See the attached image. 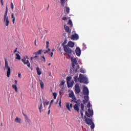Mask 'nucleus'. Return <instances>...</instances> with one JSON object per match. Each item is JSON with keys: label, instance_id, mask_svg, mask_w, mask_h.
<instances>
[{"label": "nucleus", "instance_id": "2", "mask_svg": "<svg viewBox=\"0 0 131 131\" xmlns=\"http://www.w3.org/2000/svg\"><path fill=\"white\" fill-rule=\"evenodd\" d=\"M72 67L73 69H75L76 71H77L79 69V65L77 63V59L75 58H72Z\"/></svg>", "mask_w": 131, "mask_h": 131}, {"label": "nucleus", "instance_id": "54", "mask_svg": "<svg viewBox=\"0 0 131 131\" xmlns=\"http://www.w3.org/2000/svg\"><path fill=\"white\" fill-rule=\"evenodd\" d=\"M25 118H26V119H27V120L28 119V117L27 116H26Z\"/></svg>", "mask_w": 131, "mask_h": 131}, {"label": "nucleus", "instance_id": "61", "mask_svg": "<svg viewBox=\"0 0 131 131\" xmlns=\"http://www.w3.org/2000/svg\"><path fill=\"white\" fill-rule=\"evenodd\" d=\"M1 126H3V123H2L1 124Z\"/></svg>", "mask_w": 131, "mask_h": 131}, {"label": "nucleus", "instance_id": "58", "mask_svg": "<svg viewBox=\"0 0 131 131\" xmlns=\"http://www.w3.org/2000/svg\"><path fill=\"white\" fill-rule=\"evenodd\" d=\"M49 76H52V73L50 72V73H49Z\"/></svg>", "mask_w": 131, "mask_h": 131}, {"label": "nucleus", "instance_id": "15", "mask_svg": "<svg viewBox=\"0 0 131 131\" xmlns=\"http://www.w3.org/2000/svg\"><path fill=\"white\" fill-rule=\"evenodd\" d=\"M42 100H43V106H44L45 107H46V105L47 106H48V105H49V104H50V101H49L46 100V99H45V98H43V97H42Z\"/></svg>", "mask_w": 131, "mask_h": 131}, {"label": "nucleus", "instance_id": "29", "mask_svg": "<svg viewBox=\"0 0 131 131\" xmlns=\"http://www.w3.org/2000/svg\"><path fill=\"white\" fill-rule=\"evenodd\" d=\"M39 110L40 113H41V112L42 111V103H41V101L40 105L39 106Z\"/></svg>", "mask_w": 131, "mask_h": 131}, {"label": "nucleus", "instance_id": "24", "mask_svg": "<svg viewBox=\"0 0 131 131\" xmlns=\"http://www.w3.org/2000/svg\"><path fill=\"white\" fill-rule=\"evenodd\" d=\"M65 11L67 13V14H69V13H70V8H69V7L66 6L65 7Z\"/></svg>", "mask_w": 131, "mask_h": 131}, {"label": "nucleus", "instance_id": "53", "mask_svg": "<svg viewBox=\"0 0 131 131\" xmlns=\"http://www.w3.org/2000/svg\"><path fill=\"white\" fill-rule=\"evenodd\" d=\"M17 49H18V48H16L15 50L14 51V53H16V52H17Z\"/></svg>", "mask_w": 131, "mask_h": 131}, {"label": "nucleus", "instance_id": "18", "mask_svg": "<svg viewBox=\"0 0 131 131\" xmlns=\"http://www.w3.org/2000/svg\"><path fill=\"white\" fill-rule=\"evenodd\" d=\"M68 47L70 48H73L74 47V42L70 41L68 43Z\"/></svg>", "mask_w": 131, "mask_h": 131}, {"label": "nucleus", "instance_id": "59", "mask_svg": "<svg viewBox=\"0 0 131 131\" xmlns=\"http://www.w3.org/2000/svg\"><path fill=\"white\" fill-rule=\"evenodd\" d=\"M37 55H36V56H35L34 57V59H35V58H37Z\"/></svg>", "mask_w": 131, "mask_h": 131}, {"label": "nucleus", "instance_id": "30", "mask_svg": "<svg viewBox=\"0 0 131 131\" xmlns=\"http://www.w3.org/2000/svg\"><path fill=\"white\" fill-rule=\"evenodd\" d=\"M68 25H70V27H72L73 25L72 24V21L71 20H69L68 23Z\"/></svg>", "mask_w": 131, "mask_h": 131}, {"label": "nucleus", "instance_id": "57", "mask_svg": "<svg viewBox=\"0 0 131 131\" xmlns=\"http://www.w3.org/2000/svg\"><path fill=\"white\" fill-rule=\"evenodd\" d=\"M33 59H34V57H31V60H33Z\"/></svg>", "mask_w": 131, "mask_h": 131}, {"label": "nucleus", "instance_id": "17", "mask_svg": "<svg viewBox=\"0 0 131 131\" xmlns=\"http://www.w3.org/2000/svg\"><path fill=\"white\" fill-rule=\"evenodd\" d=\"M15 122L16 123H18L19 124H21V118L16 117V118L14 120Z\"/></svg>", "mask_w": 131, "mask_h": 131}, {"label": "nucleus", "instance_id": "39", "mask_svg": "<svg viewBox=\"0 0 131 131\" xmlns=\"http://www.w3.org/2000/svg\"><path fill=\"white\" fill-rule=\"evenodd\" d=\"M50 51H51V49L50 48H48V50H46V51L44 52V54H47V53H49V52H50Z\"/></svg>", "mask_w": 131, "mask_h": 131}, {"label": "nucleus", "instance_id": "33", "mask_svg": "<svg viewBox=\"0 0 131 131\" xmlns=\"http://www.w3.org/2000/svg\"><path fill=\"white\" fill-rule=\"evenodd\" d=\"M74 80L75 81V82H77V81H78V78L77 76H76L74 77Z\"/></svg>", "mask_w": 131, "mask_h": 131}, {"label": "nucleus", "instance_id": "26", "mask_svg": "<svg viewBox=\"0 0 131 131\" xmlns=\"http://www.w3.org/2000/svg\"><path fill=\"white\" fill-rule=\"evenodd\" d=\"M12 88L15 90V92L16 93H18V88H17V85L15 84H13L12 85Z\"/></svg>", "mask_w": 131, "mask_h": 131}, {"label": "nucleus", "instance_id": "52", "mask_svg": "<svg viewBox=\"0 0 131 131\" xmlns=\"http://www.w3.org/2000/svg\"><path fill=\"white\" fill-rule=\"evenodd\" d=\"M35 46L36 47V39L34 41Z\"/></svg>", "mask_w": 131, "mask_h": 131}, {"label": "nucleus", "instance_id": "40", "mask_svg": "<svg viewBox=\"0 0 131 131\" xmlns=\"http://www.w3.org/2000/svg\"><path fill=\"white\" fill-rule=\"evenodd\" d=\"M87 107L89 108V109H90L91 108V102H89L87 104Z\"/></svg>", "mask_w": 131, "mask_h": 131}, {"label": "nucleus", "instance_id": "12", "mask_svg": "<svg viewBox=\"0 0 131 131\" xmlns=\"http://www.w3.org/2000/svg\"><path fill=\"white\" fill-rule=\"evenodd\" d=\"M71 38L72 39V40H77V39L79 38V36L77 34H74L72 35Z\"/></svg>", "mask_w": 131, "mask_h": 131}, {"label": "nucleus", "instance_id": "9", "mask_svg": "<svg viewBox=\"0 0 131 131\" xmlns=\"http://www.w3.org/2000/svg\"><path fill=\"white\" fill-rule=\"evenodd\" d=\"M75 94H79V93H80V87H79V84L76 83L75 84Z\"/></svg>", "mask_w": 131, "mask_h": 131}, {"label": "nucleus", "instance_id": "56", "mask_svg": "<svg viewBox=\"0 0 131 131\" xmlns=\"http://www.w3.org/2000/svg\"><path fill=\"white\" fill-rule=\"evenodd\" d=\"M15 84H17V82H18V81H17V80H15Z\"/></svg>", "mask_w": 131, "mask_h": 131}, {"label": "nucleus", "instance_id": "4", "mask_svg": "<svg viewBox=\"0 0 131 131\" xmlns=\"http://www.w3.org/2000/svg\"><path fill=\"white\" fill-rule=\"evenodd\" d=\"M84 118H85V122L88 125H91V129H94L95 128V124L93 122V120L88 118L86 116H84Z\"/></svg>", "mask_w": 131, "mask_h": 131}, {"label": "nucleus", "instance_id": "8", "mask_svg": "<svg viewBox=\"0 0 131 131\" xmlns=\"http://www.w3.org/2000/svg\"><path fill=\"white\" fill-rule=\"evenodd\" d=\"M21 61L24 63V65H27L29 68H30L31 65L30 63L29 62V60H28V58L27 59L26 58L24 57V58L21 59Z\"/></svg>", "mask_w": 131, "mask_h": 131}, {"label": "nucleus", "instance_id": "25", "mask_svg": "<svg viewBox=\"0 0 131 131\" xmlns=\"http://www.w3.org/2000/svg\"><path fill=\"white\" fill-rule=\"evenodd\" d=\"M88 112L90 116H93V115H94V111L93 110H91V108L88 109Z\"/></svg>", "mask_w": 131, "mask_h": 131}, {"label": "nucleus", "instance_id": "34", "mask_svg": "<svg viewBox=\"0 0 131 131\" xmlns=\"http://www.w3.org/2000/svg\"><path fill=\"white\" fill-rule=\"evenodd\" d=\"M50 45V42L49 41H46V49H49V45Z\"/></svg>", "mask_w": 131, "mask_h": 131}, {"label": "nucleus", "instance_id": "21", "mask_svg": "<svg viewBox=\"0 0 131 131\" xmlns=\"http://www.w3.org/2000/svg\"><path fill=\"white\" fill-rule=\"evenodd\" d=\"M60 4L62 7H64L65 6V3L67 4V2H68V0H60Z\"/></svg>", "mask_w": 131, "mask_h": 131}, {"label": "nucleus", "instance_id": "32", "mask_svg": "<svg viewBox=\"0 0 131 131\" xmlns=\"http://www.w3.org/2000/svg\"><path fill=\"white\" fill-rule=\"evenodd\" d=\"M66 43H67V40H65L64 42L61 44L62 47H63V49L64 48V47H66V46H65Z\"/></svg>", "mask_w": 131, "mask_h": 131}, {"label": "nucleus", "instance_id": "48", "mask_svg": "<svg viewBox=\"0 0 131 131\" xmlns=\"http://www.w3.org/2000/svg\"><path fill=\"white\" fill-rule=\"evenodd\" d=\"M18 77H19V78H21V74L20 73H18Z\"/></svg>", "mask_w": 131, "mask_h": 131}, {"label": "nucleus", "instance_id": "27", "mask_svg": "<svg viewBox=\"0 0 131 131\" xmlns=\"http://www.w3.org/2000/svg\"><path fill=\"white\" fill-rule=\"evenodd\" d=\"M39 81H40V88H41V89H42L43 90V89L44 88L43 82H42V80H39Z\"/></svg>", "mask_w": 131, "mask_h": 131}, {"label": "nucleus", "instance_id": "45", "mask_svg": "<svg viewBox=\"0 0 131 131\" xmlns=\"http://www.w3.org/2000/svg\"><path fill=\"white\" fill-rule=\"evenodd\" d=\"M62 20H63V21H65V20H67V17H66V16H63V17H62Z\"/></svg>", "mask_w": 131, "mask_h": 131}, {"label": "nucleus", "instance_id": "42", "mask_svg": "<svg viewBox=\"0 0 131 131\" xmlns=\"http://www.w3.org/2000/svg\"><path fill=\"white\" fill-rule=\"evenodd\" d=\"M80 72L81 73H85V71L84 70H83V69H81L80 70Z\"/></svg>", "mask_w": 131, "mask_h": 131}, {"label": "nucleus", "instance_id": "1", "mask_svg": "<svg viewBox=\"0 0 131 131\" xmlns=\"http://www.w3.org/2000/svg\"><path fill=\"white\" fill-rule=\"evenodd\" d=\"M64 51L66 53L67 55L69 56V58H71L72 55H74V54H75V52H74V51H72V50H71V49H70L67 45H66V47H64Z\"/></svg>", "mask_w": 131, "mask_h": 131}, {"label": "nucleus", "instance_id": "47", "mask_svg": "<svg viewBox=\"0 0 131 131\" xmlns=\"http://www.w3.org/2000/svg\"><path fill=\"white\" fill-rule=\"evenodd\" d=\"M15 20H16V18H14L12 19L13 24H15Z\"/></svg>", "mask_w": 131, "mask_h": 131}, {"label": "nucleus", "instance_id": "63", "mask_svg": "<svg viewBox=\"0 0 131 131\" xmlns=\"http://www.w3.org/2000/svg\"><path fill=\"white\" fill-rule=\"evenodd\" d=\"M59 50L60 51H61V48H60L59 49Z\"/></svg>", "mask_w": 131, "mask_h": 131}, {"label": "nucleus", "instance_id": "19", "mask_svg": "<svg viewBox=\"0 0 131 131\" xmlns=\"http://www.w3.org/2000/svg\"><path fill=\"white\" fill-rule=\"evenodd\" d=\"M70 80H71V77H67V83L68 84V88H70V86H71V85H69V81H70Z\"/></svg>", "mask_w": 131, "mask_h": 131}, {"label": "nucleus", "instance_id": "49", "mask_svg": "<svg viewBox=\"0 0 131 131\" xmlns=\"http://www.w3.org/2000/svg\"><path fill=\"white\" fill-rule=\"evenodd\" d=\"M1 3L2 6H4V3H3V0L1 1Z\"/></svg>", "mask_w": 131, "mask_h": 131}, {"label": "nucleus", "instance_id": "41", "mask_svg": "<svg viewBox=\"0 0 131 131\" xmlns=\"http://www.w3.org/2000/svg\"><path fill=\"white\" fill-rule=\"evenodd\" d=\"M11 8L12 10H14V4H13L12 2L11 4Z\"/></svg>", "mask_w": 131, "mask_h": 131}, {"label": "nucleus", "instance_id": "46", "mask_svg": "<svg viewBox=\"0 0 131 131\" xmlns=\"http://www.w3.org/2000/svg\"><path fill=\"white\" fill-rule=\"evenodd\" d=\"M59 107H61V99H60V100H59Z\"/></svg>", "mask_w": 131, "mask_h": 131}, {"label": "nucleus", "instance_id": "37", "mask_svg": "<svg viewBox=\"0 0 131 131\" xmlns=\"http://www.w3.org/2000/svg\"><path fill=\"white\" fill-rule=\"evenodd\" d=\"M53 102H54V100H52L51 101L50 104L49 106L48 107V109H50L51 108V106L52 104H53Z\"/></svg>", "mask_w": 131, "mask_h": 131}, {"label": "nucleus", "instance_id": "44", "mask_svg": "<svg viewBox=\"0 0 131 131\" xmlns=\"http://www.w3.org/2000/svg\"><path fill=\"white\" fill-rule=\"evenodd\" d=\"M11 18L12 19H16V18L14 16V13L11 14Z\"/></svg>", "mask_w": 131, "mask_h": 131}, {"label": "nucleus", "instance_id": "6", "mask_svg": "<svg viewBox=\"0 0 131 131\" xmlns=\"http://www.w3.org/2000/svg\"><path fill=\"white\" fill-rule=\"evenodd\" d=\"M78 80L80 82L84 83L85 84H88V83H89V82L88 81V78H86V77H85L81 74H79Z\"/></svg>", "mask_w": 131, "mask_h": 131}, {"label": "nucleus", "instance_id": "23", "mask_svg": "<svg viewBox=\"0 0 131 131\" xmlns=\"http://www.w3.org/2000/svg\"><path fill=\"white\" fill-rule=\"evenodd\" d=\"M36 71L38 75H40L41 74V70L38 67L36 68Z\"/></svg>", "mask_w": 131, "mask_h": 131}, {"label": "nucleus", "instance_id": "16", "mask_svg": "<svg viewBox=\"0 0 131 131\" xmlns=\"http://www.w3.org/2000/svg\"><path fill=\"white\" fill-rule=\"evenodd\" d=\"M84 100H83V104H85L86 103H88L89 102V95H85L84 97Z\"/></svg>", "mask_w": 131, "mask_h": 131}, {"label": "nucleus", "instance_id": "43", "mask_svg": "<svg viewBox=\"0 0 131 131\" xmlns=\"http://www.w3.org/2000/svg\"><path fill=\"white\" fill-rule=\"evenodd\" d=\"M42 58L43 59V60H42V61H43L44 63H46V58L45 57V56H42Z\"/></svg>", "mask_w": 131, "mask_h": 131}, {"label": "nucleus", "instance_id": "62", "mask_svg": "<svg viewBox=\"0 0 131 131\" xmlns=\"http://www.w3.org/2000/svg\"><path fill=\"white\" fill-rule=\"evenodd\" d=\"M50 65H51L50 63L48 64V66H50Z\"/></svg>", "mask_w": 131, "mask_h": 131}, {"label": "nucleus", "instance_id": "13", "mask_svg": "<svg viewBox=\"0 0 131 131\" xmlns=\"http://www.w3.org/2000/svg\"><path fill=\"white\" fill-rule=\"evenodd\" d=\"M80 113H81V117H83V112L82 111H84V105L83 103H81L80 105Z\"/></svg>", "mask_w": 131, "mask_h": 131}, {"label": "nucleus", "instance_id": "51", "mask_svg": "<svg viewBox=\"0 0 131 131\" xmlns=\"http://www.w3.org/2000/svg\"><path fill=\"white\" fill-rule=\"evenodd\" d=\"M51 113V110H49L48 111V115H50V114Z\"/></svg>", "mask_w": 131, "mask_h": 131}, {"label": "nucleus", "instance_id": "22", "mask_svg": "<svg viewBox=\"0 0 131 131\" xmlns=\"http://www.w3.org/2000/svg\"><path fill=\"white\" fill-rule=\"evenodd\" d=\"M64 28L66 31V32H68L69 33H70V32H71L70 31V28H69V27L64 26Z\"/></svg>", "mask_w": 131, "mask_h": 131}, {"label": "nucleus", "instance_id": "60", "mask_svg": "<svg viewBox=\"0 0 131 131\" xmlns=\"http://www.w3.org/2000/svg\"><path fill=\"white\" fill-rule=\"evenodd\" d=\"M52 52H55V48H53L52 50Z\"/></svg>", "mask_w": 131, "mask_h": 131}, {"label": "nucleus", "instance_id": "35", "mask_svg": "<svg viewBox=\"0 0 131 131\" xmlns=\"http://www.w3.org/2000/svg\"><path fill=\"white\" fill-rule=\"evenodd\" d=\"M85 116H87V117H91V115H90V114H89V113L88 112H85Z\"/></svg>", "mask_w": 131, "mask_h": 131}, {"label": "nucleus", "instance_id": "31", "mask_svg": "<svg viewBox=\"0 0 131 131\" xmlns=\"http://www.w3.org/2000/svg\"><path fill=\"white\" fill-rule=\"evenodd\" d=\"M16 59L17 60H21V56H20V55H19L18 54H16Z\"/></svg>", "mask_w": 131, "mask_h": 131}, {"label": "nucleus", "instance_id": "5", "mask_svg": "<svg viewBox=\"0 0 131 131\" xmlns=\"http://www.w3.org/2000/svg\"><path fill=\"white\" fill-rule=\"evenodd\" d=\"M4 20L6 26H9V25L10 24V20H9V17H8V6H6Z\"/></svg>", "mask_w": 131, "mask_h": 131}, {"label": "nucleus", "instance_id": "3", "mask_svg": "<svg viewBox=\"0 0 131 131\" xmlns=\"http://www.w3.org/2000/svg\"><path fill=\"white\" fill-rule=\"evenodd\" d=\"M5 67L4 70H6L7 69V77H10V75H11V68L9 66V62L7 58H5Z\"/></svg>", "mask_w": 131, "mask_h": 131}, {"label": "nucleus", "instance_id": "11", "mask_svg": "<svg viewBox=\"0 0 131 131\" xmlns=\"http://www.w3.org/2000/svg\"><path fill=\"white\" fill-rule=\"evenodd\" d=\"M75 53L76 55L78 56V57H79L80 55H81V50H80V48L79 47H77L75 50Z\"/></svg>", "mask_w": 131, "mask_h": 131}, {"label": "nucleus", "instance_id": "38", "mask_svg": "<svg viewBox=\"0 0 131 131\" xmlns=\"http://www.w3.org/2000/svg\"><path fill=\"white\" fill-rule=\"evenodd\" d=\"M53 96L54 97V99H56L57 98V93H53Z\"/></svg>", "mask_w": 131, "mask_h": 131}, {"label": "nucleus", "instance_id": "36", "mask_svg": "<svg viewBox=\"0 0 131 131\" xmlns=\"http://www.w3.org/2000/svg\"><path fill=\"white\" fill-rule=\"evenodd\" d=\"M65 80H62L60 84V86L64 85V84H65Z\"/></svg>", "mask_w": 131, "mask_h": 131}, {"label": "nucleus", "instance_id": "14", "mask_svg": "<svg viewBox=\"0 0 131 131\" xmlns=\"http://www.w3.org/2000/svg\"><path fill=\"white\" fill-rule=\"evenodd\" d=\"M66 107L68 109V110H69V111H71V110L70 109V108H72V107H73V105L72 104V103H67L66 104Z\"/></svg>", "mask_w": 131, "mask_h": 131}, {"label": "nucleus", "instance_id": "20", "mask_svg": "<svg viewBox=\"0 0 131 131\" xmlns=\"http://www.w3.org/2000/svg\"><path fill=\"white\" fill-rule=\"evenodd\" d=\"M73 107L75 111H77V112H78V113L79 112V107H78V105L76 104L74 105Z\"/></svg>", "mask_w": 131, "mask_h": 131}, {"label": "nucleus", "instance_id": "10", "mask_svg": "<svg viewBox=\"0 0 131 131\" xmlns=\"http://www.w3.org/2000/svg\"><path fill=\"white\" fill-rule=\"evenodd\" d=\"M89 89L87 87L84 86L83 88V93L85 96H89Z\"/></svg>", "mask_w": 131, "mask_h": 131}, {"label": "nucleus", "instance_id": "55", "mask_svg": "<svg viewBox=\"0 0 131 131\" xmlns=\"http://www.w3.org/2000/svg\"><path fill=\"white\" fill-rule=\"evenodd\" d=\"M53 52L51 53V57H53Z\"/></svg>", "mask_w": 131, "mask_h": 131}, {"label": "nucleus", "instance_id": "50", "mask_svg": "<svg viewBox=\"0 0 131 131\" xmlns=\"http://www.w3.org/2000/svg\"><path fill=\"white\" fill-rule=\"evenodd\" d=\"M1 3L2 6H4V3H3V0L1 1Z\"/></svg>", "mask_w": 131, "mask_h": 131}, {"label": "nucleus", "instance_id": "64", "mask_svg": "<svg viewBox=\"0 0 131 131\" xmlns=\"http://www.w3.org/2000/svg\"><path fill=\"white\" fill-rule=\"evenodd\" d=\"M30 69H31V70H32V67H31V68H30Z\"/></svg>", "mask_w": 131, "mask_h": 131}, {"label": "nucleus", "instance_id": "28", "mask_svg": "<svg viewBox=\"0 0 131 131\" xmlns=\"http://www.w3.org/2000/svg\"><path fill=\"white\" fill-rule=\"evenodd\" d=\"M41 52H42V50H39L38 51L35 52L34 55H41Z\"/></svg>", "mask_w": 131, "mask_h": 131}, {"label": "nucleus", "instance_id": "7", "mask_svg": "<svg viewBox=\"0 0 131 131\" xmlns=\"http://www.w3.org/2000/svg\"><path fill=\"white\" fill-rule=\"evenodd\" d=\"M69 97L70 98H72V99H73V100H71V102H73V101H74L75 103H80V100H78L77 101H75V100H76V98H75V96H74V93H73V92H71L69 94Z\"/></svg>", "mask_w": 131, "mask_h": 131}]
</instances>
